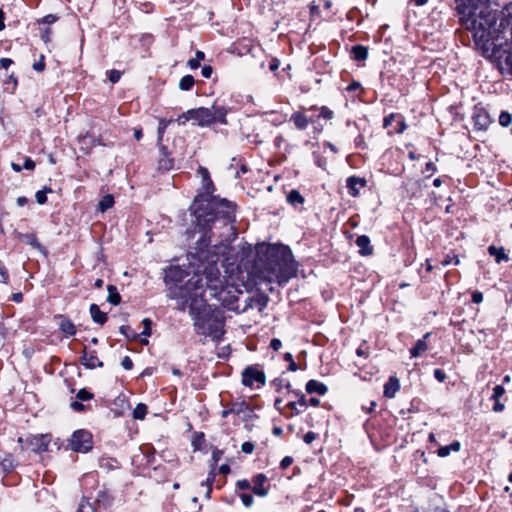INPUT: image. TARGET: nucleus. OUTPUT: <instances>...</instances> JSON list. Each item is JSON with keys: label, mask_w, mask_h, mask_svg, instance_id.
<instances>
[{"label": "nucleus", "mask_w": 512, "mask_h": 512, "mask_svg": "<svg viewBox=\"0 0 512 512\" xmlns=\"http://www.w3.org/2000/svg\"><path fill=\"white\" fill-rule=\"evenodd\" d=\"M22 168L26 169V170H34L35 169V162L31 158L26 157L25 160H24V164H23Z\"/></svg>", "instance_id": "13d9d810"}, {"label": "nucleus", "mask_w": 512, "mask_h": 512, "mask_svg": "<svg viewBox=\"0 0 512 512\" xmlns=\"http://www.w3.org/2000/svg\"><path fill=\"white\" fill-rule=\"evenodd\" d=\"M161 157L158 161V167L161 170L169 171L174 167V159L169 156L167 148L163 145H159Z\"/></svg>", "instance_id": "f3484780"}, {"label": "nucleus", "mask_w": 512, "mask_h": 512, "mask_svg": "<svg viewBox=\"0 0 512 512\" xmlns=\"http://www.w3.org/2000/svg\"><path fill=\"white\" fill-rule=\"evenodd\" d=\"M488 252L491 256L495 257V260L497 263L509 260V257L505 253V250L503 247H496V246L491 245L488 247Z\"/></svg>", "instance_id": "a878e982"}, {"label": "nucleus", "mask_w": 512, "mask_h": 512, "mask_svg": "<svg viewBox=\"0 0 512 512\" xmlns=\"http://www.w3.org/2000/svg\"><path fill=\"white\" fill-rule=\"evenodd\" d=\"M78 512H96V509L89 501L83 499L79 504Z\"/></svg>", "instance_id": "58836bf2"}, {"label": "nucleus", "mask_w": 512, "mask_h": 512, "mask_svg": "<svg viewBox=\"0 0 512 512\" xmlns=\"http://www.w3.org/2000/svg\"><path fill=\"white\" fill-rule=\"evenodd\" d=\"M108 77L110 82L117 83L121 78V72L115 69L108 71Z\"/></svg>", "instance_id": "49530a36"}, {"label": "nucleus", "mask_w": 512, "mask_h": 512, "mask_svg": "<svg viewBox=\"0 0 512 512\" xmlns=\"http://www.w3.org/2000/svg\"><path fill=\"white\" fill-rule=\"evenodd\" d=\"M452 261H454V264H455V265H458V264L460 263V260H459V258H458L457 256H453V257H451V256L447 255V256H446V257L441 261V266H442V267H446V266H448L449 264H451V263H452Z\"/></svg>", "instance_id": "8fccbe9b"}, {"label": "nucleus", "mask_w": 512, "mask_h": 512, "mask_svg": "<svg viewBox=\"0 0 512 512\" xmlns=\"http://www.w3.org/2000/svg\"><path fill=\"white\" fill-rule=\"evenodd\" d=\"M290 121L294 123L295 128L298 130H305L311 123L307 115L301 111H295L291 115Z\"/></svg>", "instance_id": "6ab92c4d"}, {"label": "nucleus", "mask_w": 512, "mask_h": 512, "mask_svg": "<svg viewBox=\"0 0 512 512\" xmlns=\"http://www.w3.org/2000/svg\"><path fill=\"white\" fill-rule=\"evenodd\" d=\"M295 394H296L297 396H299V399H298V401H297V404H298L300 407H302V408H304V409H305V408L307 407V405H308V402H307V400H306L305 395H304L303 393H300V392H295Z\"/></svg>", "instance_id": "4d7b16f0"}, {"label": "nucleus", "mask_w": 512, "mask_h": 512, "mask_svg": "<svg viewBox=\"0 0 512 512\" xmlns=\"http://www.w3.org/2000/svg\"><path fill=\"white\" fill-rule=\"evenodd\" d=\"M80 361L87 369H95L103 366V362L99 360L96 352L88 351L87 348H84Z\"/></svg>", "instance_id": "f8f14e48"}, {"label": "nucleus", "mask_w": 512, "mask_h": 512, "mask_svg": "<svg viewBox=\"0 0 512 512\" xmlns=\"http://www.w3.org/2000/svg\"><path fill=\"white\" fill-rule=\"evenodd\" d=\"M179 124H185L187 121H193L194 125L200 127H207L212 125V114L210 109L206 107H199L190 109L178 117Z\"/></svg>", "instance_id": "423d86ee"}, {"label": "nucleus", "mask_w": 512, "mask_h": 512, "mask_svg": "<svg viewBox=\"0 0 512 512\" xmlns=\"http://www.w3.org/2000/svg\"><path fill=\"white\" fill-rule=\"evenodd\" d=\"M71 408L76 412H82L85 410V405L81 403V401H73L71 403Z\"/></svg>", "instance_id": "0e129e2a"}, {"label": "nucleus", "mask_w": 512, "mask_h": 512, "mask_svg": "<svg viewBox=\"0 0 512 512\" xmlns=\"http://www.w3.org/2000/svg\"><path fill=\"white\" fill-rule=\"evenodd\" d=\"M267 481V477L265 474H257L253 478V492L258 496H266L268 490L264 487V483Z\"/></svg>", "instance_id": "aec40b11"}, {"label": "nucleus", "mask_w": 512, "mask_h": 512, "mask_svg": "<svg viewBox=\"0 0 512 512\" xmlns=\"http://www.w3.org/2000/svg\"><path fill=\"white\" fill-rule=\"evenodd\" d=\"M173 120L172 119H165V118H161L159 120V125H158V128H157V141H158V144L161 145V142L163 140V136H164V133L168 127V125L170 123H172Z\"/></svg>", "instance_id": "2f4dec72"}, {"label": "nucleus", "mask_w": 512, "mask_h": 512, "mask_svg": "<svg viewBox=\"0 0 512 512\" xmlns=\"http://www.w3.org/2000/svg\"><path fill=\"white\" fill-rule=\"evenodd\" d=\"M142 323L144 325V329L141 332V335H143L145 337H149L152 333V330H151L152 321L149 318H144Z\"/></svg>", "instance_id": "37998d69"}, {"label": "nucleus", "mask_w": 512, "mask_h": 512, "mask_svg": "<svg viewBox=\"0 0 512 512\" xmlns=\"http://www.w3.org/2000/svg\"><path fill=\"white\" fill-rule=\"evenodd\" d=\"M212 238L208 237L205 244L200 243V237L196 241L194 247L195 252L191 253L202 264H206L201 273H194L186 282L185 285H180L184 280L186 274L183 269L178 266L170 267L165 272V283L169 285V297L176 299L178 309L185 311L186 307L191 303L189 295L183 298L173 297L172 292L175 290H183L188 287L189 282L194 277L202 279L201 286L206 293L209 294L210 298H215L221 305L229 310H237L236 305L239 296L243 293L242 290L231 283L226 276H222L217 266L219 256L224 255L227 251L220 252L214 245H210Z\"/></svg>", "instance_id": "f257e3e1"}, {"label": "nucleus", "mask_w": 512, "mask_h": 512, "mask_svg": "<svg viewBox=\"0 0 512 512\" xmlns=\"http://www.w3.org/2000/svg\"><path fill=\"white\" fill-rule=\"evenodd\" d=\"M348 193L352 197H357L359 195V187H365L367 185V181L365 178L350 176L346 180Z\"/></svg>", "instance_id": "ddd939ff"}, {"label": "nucleus", "mask_w": 512, "mask_h": 512, "mask_svg": "<svg viewBox=\"0 0 512 512\" xmlns=\"http://www.w3.org/2000/svg\"><path fill=\"white\" fill-rule=\"evenodd\" d=\"M472 9L464 10V23L474 30L475 45L484 54L503 59L512 72V7L505 8L506 13L493 31L495 17L488 7L479 4Z\"/></svg>", "instance_id": "7ed1b4c3"}, {"label": "nucleus", "mask_w": 512, "mask_h": 512, "mask_svg": "<svg viewBox=\"0 0 512 512\" xmlns=\"http://www.w3.org/2000/svg\"><path fill=\"white\" fill-rule=\"evenodd\" d=\"M9 279L8 272L3 264V262L0 260V283H7Z\"/></svg>", "instance_id": "3c124183"}, {"label": "nucleus", "mask_w": 512, "mask_h": 512, "mask_svg": "<svg viewBox=\"0 0 512 512\" xmlns=\"http://www.w3.org/2000/svg\"><path fill=\"white\" fill-rule=\"evenodd\" d=\"M400 389V383L396 376H391L387 383L384 385L383 394L386 398H393L396 392Z\"/></svg>", "instance_id": "4be33fe9"}, {"label": "nucleus", "mask_w": 512, "mask_h": 512, "mask_svg": "<svg viewBox=\"0 0 512 512\" xmlns=\"http://www.w3.org/2000/svg\"><path fill=\"white\" fill-rule=\"evenodd\" d=\"M434 377L439 381V382H443L445 381L446 379V374L443 370L441 369H435L434 370Z\"/></svg>", "instance_id": "69168bd1"}, {"label": "nucleus", "mask_w": 512, "mask_h": 512, "mask_svg": "<svg viewBox=\"0 0 512 512\" xmlns=\"http://www.w3.org/2000/svg\"><path fill=\"white\" fill-rule=\"evenodd\" d=\"M205 55L202 51H197L195 54V58L190 59L188 61V66L191 69H197L200 66V61L204 59Z\"/></svg>", "instance_id": "4c0bfd02"}, {"label": "nucleus", "mask_w": 512, "mask_h": 512, "mask_svg": "<svg viewBox=\"0 0 512 512\" xmlns=\"http://www.w3.org/2000/svg\"><path fill=\"white\" fill-rule=\"evenodd\" d=\"M223 456V451L218 449V448H215L213 451H212V456H211V460H212V464H211V469L208 473V476L206 478V480L202 481L200 483V486L205 488V498L206 499H210L211 497V492H212V484L214 483L215 481V477H216V465L217 463L221 460Z\"/></svg>", "instance_id": "1a4fd4ad"}, {"label": "nucleus", "mask_w": 512, "mask_h": 512, "mask_svg": "<svg viewBox=\"0 0 512 512\" xmlns=\"http://www.w3.org/2000/svg\"><path fill=\"white\" fill-rule=\"evenodd\" d=\"M316 437V433L309 431L304 435L303 440L306 444H311L316 439Z\"/></svg>", "instance_id": "bf43d9fd"}, {"label": "nucleus", "mask_w": 512, "mask_h": 512, "mask_svg": "<svg viewBox=\"0 0 512 512\" xmlns=\"http://www.w3.org/2000/svg\"><path fill=\"white\" fill-rule=\"evenodd\" d=\"M210 109V113L212 114V124L218 122L220 124H227V113L228 109L224 106H218L214 104Z\"/></svg>", "instance_id": "dca6fc26"}, {"label": "nucleus", "mask_w": 512, "mask_h": 512, "mask_svg": "<svg viewBox=\"0 0 512 512\" xmlns=\"http://www.w3.org/2000/svg\"><path fill=\"white\" fill-rule=\"evenodd\" d=\"M202 279L194 277L187 288L183 290H175L172 292L173 297L183 298L189 295L191 303L189 306V314L193 319L196 332L199 335L209 336L212 340L220 341L224 334V321L222 318L211 312L207 301L210 298L206 290L201 289Z\"/></svg>", "instance_id": "20e7f679"}, {"label": "nucleus", "mask_w": 512, "mask_h": 512, "mask_svg": "<svg viewBox=\"0 0 512 512\" xmlns=\"http://www.w3.org/2000/svg\"><path fill=\"white\" fill-rule=\"evenodd\" d=\"M254 449H255V445L250 441H246L241 445L242 452H244L246 454L253 453Z\"/></svg>", "instance_id": "603ef678"}, {"label": "nucleus", "mask_w": 512, "mask_h": 512, "mask_svg": "<svg viewBox=\"0 0 512 512\" xmlns=\"http://www.w3.org/2000/svg\"><path fill=\"white\" fill-rule=\"evenodd\" d=\"M431 336V332H427L421 339H418L415 345L410 349L411 358L422 356L428 350L427 339Z\"/></svg>", "instance_id": "4468645a"}, {"label": "nucleus", "mask_w": 512, "mask_h": 512, "mask_svg": "<svg viewBox=\"0 0 512 512\" xmlns=\"http://www.w3.org/2000/svg\"><path fill=\"white\" fill-rule=\"evenodd\" d=\"M333 115H334L333 111L331 109H329L328 107L322 106L320 108V114H319L320 117L330 120L333 118Z\"/></svg>", "instance_id": "a18cd8bd"}, {"label": "nucleus", "mask_w": 512, "mask_h": 512, "mask_svg": "<svg viewBox=\"0 0 512 512\" xmlns=\"http://www.w3.org/2000/svg\"><path fill=\"white\" fill-rule=\"evenodd\" d=\"M355 244L359 248V253L362 256H370L373 253L370 238L367 235H360L357 237Z\"/></svg>", "instance_id": "2eb2a0df"}, {"label": "nucleus", "mask_w": 512, "mask_h": 512, "mask_svg": "<svg viewBox=\"0 0 512 512\" xmlns=\"http://www.w3.org/2000/svg\"><path fill=\"white\" fill-rule=\"evenodd\" d=\"M93 396H94L93 393H91L90 391H88L85 388H82L78 391L76 398L80 401H88V400H91L93 398Z\"/></svg>", "instance_id": "a19ab883"}, {"label": "nucleus", "mask_w": 512, "mask_h": 512, "mask_svg": "<svg viewBox=\"0 0 512 512\" xmlns=\"http://www.w3.org/2000/svg\"><path fill=\"white\" fill-rule=\"evenodd\" d=\"M113 205H114L113 196L110 194H107L101 199L98 206H99L100 211L105 212L106 210L110 209Z\"/></svg>", "instance_id": "72a5a7b5"}, {"label": "nucleus", "mask_w": 512, "mask_h": 512, "mask_svg": "<svg viewBox=\"0 0 512 512\" xmlns=\"http://www.w3.org/2000/svg\"><path fill=\"white\" fill-rule=\"evenodd\" d=\"M198 173L202 180V191L195 197L191 209L195 217V228L200 233V243L205 244L208 237L217 236L219 241L215 247L220 252L227 251L237 236L233 225L236 204L213 195L215 187L207 168L199 167Z\"/></svg>", "instance_id": "f03ea898"}, {"label": "nucleus", "mask_w": 512, "mask_h": 512, "mask_svg": "<svg viewBox=\"0 0 512 512\" xmlns=\"http://www.w3.org/2000/svg\"><path fill=\"white\" fill-rule=\"evenodd\" d=\"M147 412V406L143 403H139L133 410V418L137 420H143L147 415Z\"/></svg>", "instance_id": "473e14b6"}, {"label": "nucleus", "mask_w": 512, "mask_h": 512, "mask_svg": "<svg viewBox=\"0 0 512 512\" xmlns=\"http://www.w3.org/2000/svg\"><path fill=\"white\" fill-rule=\"evenodd\" d=\"M460 448H461L460 442L454 441L450 445L440 447L437 451V454L439 457L444 458V457H447L448 455H450V453L452 451L458 452L460 450Z\"/></svg>", "instance_id": "bb28decb"}, {"label": "nucleus", "mask_w": 512, "mask_h": 512, "mask_svg": "<svg viewBox=\"0 0 512 512\" xmlns=\"http://www.w3.org/2000/svg\"><path fill=\"white\" fill-rule=\"evenodd\" d=\"M240 499L245 507H250L253 504V496L248 493H241Z\"/></svg>", "instance_id": "c03bdc74"}, {"label": "nucleus", "mask_w": 512, "mask_h": 512, "mask_svg": "<svg viewBox=\"0 0 512 512\" xmlns=\"http://www.w3.org/2000/svg\"><path fill=\"white\" fill-rule=\"evenodd\" d=\"M474 125L479 130H485L491 123L489 114L484 110H479L473 115Z\"/></svg>", "instance_id": "a211bd4d"}, {"label": "nucleus", "mask_w": 512, "mask_h": 512, "mask_svg": "<svg viewBox=\"0 0 512 512\" xmlns=\"http://www.w3.org/2000/svg\"><path fill=\"white\" fill-rule=\"evenodd\" d=\"M52 192L51 188L45 187L43 190H39L35 194L36 202L43 205L47 202V193Z\"/></svg>", "instance_id": "e433bc0d"}, {"label": "nucleus", "mask_w": 512, "mask_h": 512, "mask_svg": "<svg viewBox=\"0 0 512 512\" xmlns=\"http://www.w3.org/2000/svg\"><path fill=\"white\" fill-rule=\"evenodd\" d=\"M293 463V458L291 456H285L281 462H280V467L282 469H286L288 468L291 464Z\"/></svg>", "instance_id": "052dcab7"}, {"label": "nucleus", "mask_w": 512, "mask_h": 512, "mask_svg": "<svg viewBox=\"0 0 512 512\" xmlns=\"http://www.w3.org/2000/svg\"><path fill=\"white\" fill-rule=\"evenodd\" d=\"M69 446L74 452L87 453L93 447L92 434L84 429L74 431L70 438Z\"/></svg>", "instance_id": "0eeeda50"}, {"label": "nucleus", "mask_w": 512, "mask_h": 512, "mask_svg": "<svg viewBox=\"0 0 512 512\" xmlns=\"http://www.w3.org/2000/svg\"><path fill=\"white\" fill-rule=\"evenodd\" d=\"M119 332L131 340H135L138 337V334L130 326L127 325H122L119 328Z\"/></svg>", "instance_id": "c9c22d12"}, {"label": "nucleus", "mask_w": 512, "mask_h": 512, "mask_svg": "<svg viewBox=\"0 0 512 512\" xmlns=\"http://www.w3.org/2000/svg\"><path fill=\"white\" fill-rule=\"evenodd\" d=\"M351 55L356 61H364L368 57V49L362 45L352 47Z\"/></svg>", "instance_id": "cd10ccee"}, {"label": "nucleus", "mask_w": 512, "mask_h": 512, "mask_svg": "<svg viewBox=\"0 0 512 512\" xmlns=\"http://www.w3.org/2000/svg\"><path fill=\"white\" fill-rule=\"evenodd\" d=\"M304 197L296 189L291 190L287 194V202L292 206L302 205L304 203Z\"/></svg>", "instance_id": "c85d7f7f"}, {"label": "nucleus", "mask_w": 512, "mask_h": 512, "mask_svg": "<svg viewBox=\"0 0 512 512\" xmlns=\"http://www.w3.org/2000/svg\"><path fill=\"white\" fill-rule=\"evenodd\" d=\"M90 314L92 320L100 325H103L107 321L106 313L102 312L97 304H91Z\"/></svg>", "instance_id": "393cba45"}, {"label": "nucleus", "mask_w": 512, "mask_h": 512, "mask_svg": "<svg viewBox=\"0 0 512 512\" xmlns=\"http://www.w3.org/2000/svg\"><path fill=\"white\" fill-rule=\"evenodd\" d=\"M254 383L264 385L266 383L265 373L256 366H247L242 372V384L251 388Z\"/></svg>", "instance_id": "9d476101"}, {"label": "nucleus", "mask_w": 512, "mask_h": 512, "mask_svg": "<svg viewBox=\"0 0 512 512\" xmlns=\"http://www.w3.org/2000/svg\"><path fill=\"white\" fill-rule=\"evenodd\" d=\"M121 365L125 370H131L133 368V361L129 356H125L121 361Z\"/></svg>", "instance_id": "864d4df0"}, {"label": "nucleus", "mask_w": 512, "mask_h": 512, "mask_svg": "<svg viewBox=\"0 0 512 512\" xmlns=\"http://www.w3.org/2000/svg\"><path fill=\"white\" fill-rule=\"evenodd\" d=\"M255 265L264 278L280 285L296 276L297 266L291 249L283 244L260 243L256 246Z\"/></svg>", "instance_id": "39448f33"}, {"label": "nucleus", "mask_w": 512, "mask_h": 512, "mask_svg": "<svg viewBox=\"0 0 512 512\" xmlns=\"http://www.w3.org/2000/svg\"><path fill=\"white\" fill-rule=\"evenodd\" d=\"M59 318L61 319V321L59 323V329L66 335H69V336L75 335L77 330H76V326L74 325V323L70 319H68L67 317H64L62 315H60Z\"/></svg>", "instance_id": "b1692460"}, {"label": "nucleus", "mask_w": 512, "mask_h": 512, "mask_svg": "<svg viewBox=\"0 0 512 512\" xmlns=\"http://www.w3.org/2000/svg\"><path fill=\"white\" fill-rule=\"evenodd\" d=\"M33 69L37 72H42L45 69L44 56L40 57V60L33 64Z\"/></svg>", "instance_id": "5fc2aeb1"}, {"label": "nucleus", "mask_w": 512, "mask_h": 512, "mask_svg": "<svg viewBox=\"0 0 512 512\" xmlns=\"http://www.w3.org/2000/svg\"><path fill=\"white\" fill-rule=\"evenodd\" d=\"M51 33H52V31H51V29H50V28H45V29H43V30H42V32H41L40 37H41V39H42L46 44L50 42V36H51Z\"/></svg>", "instance_id": "6e6d98bb"}, {"label": "nucleus", "mask_w": 512, "mask_h": 512, "mask_svg": "<svg viewBox=\"0 0 512 512\" xmlns=\"http://www.w3.org/2000/svg\"><path fill=\"white\" fill-rule=\"evenodd\" d=\"M270 347L274 350V351H278L281 347H282V342L280 339H277V338H273L271 341H270Z\"/></svg>", "instance_id": "338daca9"}, {"label": "nucleus", "mask_w": 512, "mask_h": 512, "mask_svg": "<svg viewBox=\"0 0 512 512\" xmlns=\"http://www.w3.org/2000/svg\"><path fill=\"white\" fill-rule=\"evenodd\" d=\"M237 488L240 490H247L250 488V482L248 480H239L236 484Z\"/></svg>", "instance_id": "774afa93"}, {"label": "nucleus", "mask_w": 512, "mask_h": 512, "mask_svg": "<svg viewBox=\"0 0 512 512\" xmlns=\"http://www.w3.org/2000/svg\"><path fill=\"white\" fill-rule=\"evenodd\" d=\"M194 78L191 75H186L181 78L179 88L183 91H189L194 85Z\"/></svg>", "instance_id": "f704fd0d"}, {"label": "nucleus", "mask_w": 512, "mask_h": 512, "mask_svg": "<svg viewBox=\"0 0 512 512\" xmlns=\"http://www.w3.org/2000/svg\"><path fill=\"white\" fill-rule=\"evenodd\" d=\"M58 20V16L54 14H48L44 16L41 20H39V23L51 25L55 23Z\"/></svg>", "instance_id": "09e8293b"}, {"label": "nucleus", "mask_w": 512, "mask_h": 512, "mask_svg": "<svg viewBox=\"0 0 512 512\" xmlns=\"http://www.w3.org/2000/svg\"><path fill=\"white\" fill-rule=\"evenodd\" d=\"M212 73H213V69H212V67H211V66H209V65H205V66H203V67H202V69H201V74H202V76H203L204 78H207V79H208V78H210V77H211V75H212Z\"/></svg>", "instance_id": "680f3d73"}, {"label": "nucleus", "mask_w": 512, "mask_h": 512, "mask_svg": "<svg viewBox=\"0 0 512 512\" xmlns=\"http://www.w3.org/2000/svg\"><path fill=\"white\" fill-rule=\"evenodd\" d=\"M1 467L4 472L10 473L16 467V461L11 454H7L1 461Z\"/></svg>", "instance_id": "7c9ffc66"}, {"label": "nucleus", "mask_w": 512, "mask_h": 512, "mask_svg": "<svg viewBox=\"0 0 512 512\" xmlns=\"http://www.w3.org/2000/svg\"><path fill=\"white\" fill-rule=\"evenodd\" d=\"M305 390L309 394L317 393L319 395H324L327 393L328 388L324 383L312 379L306 383Z\"/></svg>", "instance_id": "5701e85b"}, {"label": "nucleus", "mask_w": 512, "mask_h": 512, "mask_svg": "<svg viewBox=\"0 0 512 512\" xmlns=\"http://www.w3.org/2000/svg\"><path fill=\"white\" fill-rule=\"evenodd\" d=\"M472 302L475 304H479L483 301V294L480 291H475L472 293Z\"/></svg>", "instance_id": "e2e57ef3"}, {"label": "nucleus", "mask_w": 512, "mask_h": 512, "mask_svg": "<svg viewBox=\"0 0 512 512\" xmlns=\"http://www.w3.org/2000/svg\"><path fill=\"white\" fill-rule=\"evenodd\" d=\"M107 290H108V297H107V301L112 304V305H118L120 304L121 302V296L116 288V286L114 285H108L107 287Z\"/></svg>", "instance_id": "c756f323"}, {"label": "nucleus", "mask_w": 512, "mask_h": 512, "mask_svg": "<svg viewBox=\"0 0 512 512\" xmlns=\"http://www.w3.org/2000/svg\"><path fill=\"white\" fill-rule=\"evenodd\" d=\"M18 239L27 245L32 246L33 248L45 253V248L39 243L36 234L34 233H19Z\"/></svg>", "instance_id": "412c9836"}, {"label": "nucleus", "mask_w": 512, "mask_h": 512, "mask_svg": "<svg viewBox=\"0 0 512 512\" xmlns=\"http://www.w3.org/2000/svg\"><path fill=\"white\" fill-rule=\"evenodd\" d=\"M34 452H45L48 450L50 439L48 435L30 436L26 439Z\"/></svg>", "instance_id": "9b49d317"}, {"label": "nucleus", "mask_w": 512, "mask_h": 512, "mask_svg": "<svg viewBox=\"0 0 512 512\" xmlns=\"http://www.w3.org/2000/svg\"><path fill=\"white\" fill-rule=\"evenodd\" d=\"M512 122V115L508 112H501L500 116H499V123L501 126L503 127H507L511 124Z\"/></svg>", "instance_id": "79ce46f5"}, {"label": "nucleus", "mask_w": 512, "mask_h": 512, "mask_svg": "<svg viewBox=\"0 0 512 512\" xmlns=\"http://www.w3.org/2000/svg\"><path fill=\"white\" fill-rule=\"evenodd\" d=\"M284 360L289 363L288 370L291 372H295L298 370V365L293 359V355L290 352L284 354Z\"/></svg>", "instance_id": "ea45409f"}, {"label": "nucleus", "mask_w": 512, "mask_h": 512, "mask_svg": "<svg viewBox=\"0 0 512 512\" xmlns=\"http://www.w3.org/2000/svg\"><path fill=\"white\" fill-rule=\"evenodd\" d=\"M505 392V389L503 386L501 385H496L494 388H493V394H492V399L493 400H499L500 397L504 394Z\"/></svg>", "instance_id": "de8ad7c7"}, {"label": "nucleus", "mask_w": 512, "mask_h": 512, "mask_svg": "<svg viewBox=\"0 0 512 512\" xmlns=\"http://www.w3.org/2000/svg\"><path fill=\"white\" fill-rule=\"evenodd\" d=\"M456 10H457V13L459 15V21L461 23V25L467 29L468 31H470L472 33V37L474 38V30L473 29H470L466 26V24L464 23V10H470V8H474L476 6H478L479 4H482V5H485L488 7V9L491 11V13L494 14V17H495V25L492 26V31L494 30V28H498V25L497 24V21H498V13L497 11H494L490 5L486 2H483L482 0H456Z\"/></svg>", "instance_id": "6e6552de"}]
</instances>
